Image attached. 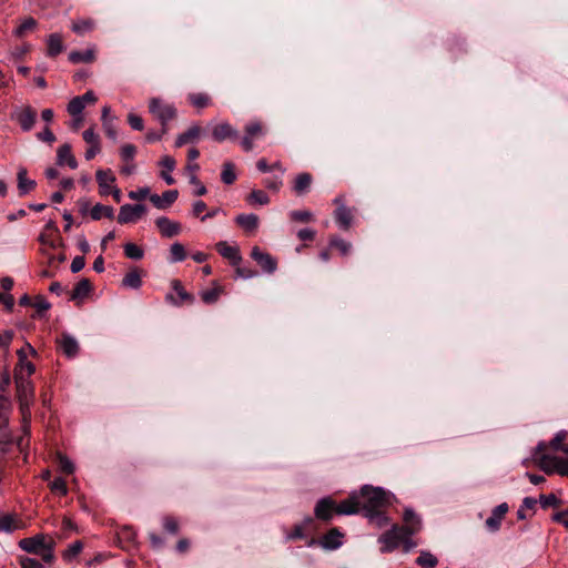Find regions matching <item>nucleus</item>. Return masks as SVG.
<instances>
[{"mask_svg": "<svg viewBox=\"0 0 568 568\" xmlns=\"http://www.w3.org/2000/svg\"><path fill=\"white\" fill-rule=\"evenodd\" d=\"M54 540L44 535L37 534L33 537L23 538L19 541V547L29 554L41 556L42 560L51 564L54 560Z\"/></svg>", "mask_w": 568, "mask_h": 568, "instance_id": "obj_1", "label": "nucleus"}, {"mask_svg": "<svg viewBox=\"0 0 568 568\" xmlns=\"http://www.w3.org/2000/svg\"><path fill=\"white\" fill-rule=\"evenodd\" d=\"M357 495L365 516L386 507L390 503V495L381 487L364 485Z\"/></svg>", "mask_w": 568, "mask_h": 568, "instance_id": "obj_2", "label": "nucleus"}, {"mask_svg": "<svg viewBox=\"0 0 568 568\" xmlns=\"http://www.w3.org/2000/svg\"><path fill=\"white\" fill-rule=\"evenodd\" d=\"M378 541L383 544L382 552H390L399 545H403L405 552L416 547V542L404 534L398 525H393L390 529L381 535Z\"/></svg>", "mask_w": 568, "mask_h": 568, "instance_id": "obj_3", "label": "nucleus"}, {"mask_svg": "<svg viewBox=\"0 0 568 568\" xmlns=\"http://www.w3.org/2000/svg\"><path fill=\"white\" fill-rule=\"evenodd\" d=\"M17 399L19 402V408L21 415L28 417L30 407L34 400V387L32 382L24 377L21 372L14 373Z\"/></svg>", "mask_w": 568, "mask_h": 568, "instance_id": "obj_4", "label": "nucleus"}, {"mask_svg": "<svg viewBox=\"0 0 568 568\" xmlns=\"http://www.w3.org/2000/svg\"><path fill=\"white\" fill-rule=\"evenodd\" d=\"M149 112L161 123L162 133L168 132V123L173 120L178 111L171 103H166L160 98H152L149 102Z\"/></svg>", "mask_w": 568, "mask_h": 568, "instance_id": "obj_5", "label": "nucleus"}, {"mask_svg": "<svg viewBox=\"0 0 568 568\" xmlns=\"http://www.w3.org/2000/svg\"><path fill=\"white\" fill-rule=\"evenodd\" d=\"M266 133V129L260 121H251L244 126V135L240 140V144L245 152H250L254 148V141L261 139Z\"/></svg>", "mask_w": 568, "mask_h": 568, "instance_id": "obj_6", "label": "nucleus"}, {"mask_svg": "<svg viewBox=\"0 0 568 568\" xmlns=\"http://www.w3.org/2000/svg\"><path fill=\"white\" fill-rule=\"evenodd\" d=\"M11 120L17 122L23 132H29L37 121V111L31 105L16 106Z\"/></svg>", "mask_w": 568, "mask_h": 568, "instance_id": "obj_7", "label": "nucleus"}, {"mask_svg": "<svg viewBox=\"0 0 568 568\" xmlns=\"http://www.w3.org/2000/svg\"><path fill=\"white\" fill-rule=\"evenodd\" d=\"M211 135L212 139L217 143H222L226 140L237 141L240 139L239 131L229 122H221L215 124L212 128Z\"/></svg>", "mask_w": 568, "mask_h": 568, "instance_id": "obj_8", "label": "nucleus"}, {"mask_svg": "<svg viewBox=\"0 0 568 568\" xmlns=\"http://www.w3.org/2000/svg\"><path fill=\"white\" fill-rule=\"evenodd\" d=\"M55 343L58 349L68 358H74L79 354L80 345L78 341L67 332L61 333Z\"/></svg>", "mask_w": 568, "mask_h": 568, "instance_id": "obj_9", "label": "nucleus"}, {"mask_svg": "<svg viewBox=\"0 0 568 568\" xmlns=\"http://www.w3.org/2000/svg\"><path fill=\"white\" fill-rule=\"evenodd\" d=\"M146 212L144 204H124L120 207L118 214V222L120 224H128L138 221Z\"/></svg>", "mask_w": 568, "mask_h": 568, "instance_id": "obj_10", "label": "nucleus"}, {"mask_svg": "<svg viewBox=\"0 0 568 568\" xmlns=\"http://www.w3.org/2000/svg\"><path fill=\"white\" fill-rule=\"evenodd\" d=\"M403 520L404 525L399 527L409 538L422 530V519L412 508L405 509Z\"/></svg>", "mask_w": 568, "mask_h": 568, "instance_id": "obj_11", "label": "nucleus"}, {"mask_svg": "<svg viewBox=\"0 0 568 568\" xmlns=\"http://www.w3.org/2000/svg\"><path fill=\"white\" fill-rule=\"evenodd\" d=\"M251 257L267 274H273L277 268L276 260L271 254L261 251V248L258 246H254L252 248Z\"/></svg>", "mask_w": 568, "mask_h": 568, "instance_id": "obj_12", "label": "nucleus"}, {"mask_svg": "<svg viewBox=\"0 0 568 568\" xmlns=\"http://www.w3.org/2000/svg\"><path fill=\"white\" fill-rule=\"evenodd\" d=\"M342 539L343 534L337 528H332L321 540L311 539L308 546L320 544L326 550H335L342 546Z\"/></svg>", "mask_w": 568, "mask_h": 568, "instance_id": "obj_13", "label": "nucleus"}, {"mask_svg": "<svg viewBox=\"0 0 568 568\" xmlns=\"http://www.w3.org/2000/svg\"><path fill=\"white\" fill-rule=\"evenodd\" d=\"M336 514V503L331 497L322 498L317 501L314 514L317 519L328 521Z\"/></svg>", "mask_w": 568, "mask_h": 568, "instance_id": "obj_14", "label": "nucleus"}, {"mask_svg": "<svg viewBox=\"0 0 568 568\" xmlns=\"http://www.w3.org/2000/svg\"><path fill=\"white\" fill-rule=\"evenodd\" d=\"M173 291L176 293L179 300H176L173 294H168L165 296V301L175 305L181 306L183 303H193L194 296L190 293H187L184 287L182 286V283L179 280H173L171 282Z\"/></svg>", "mask_w": 568, "mask_h": 568, "instance_id": "obj_15", "label": "nucleus"}, {"mask_svg": "<svg viewBox=\"0 0 568 568\" xmlns=\"http://www.w3.org/2000/svg\"><path fill=\"white\" fill-rule=\"evenodd\" d=\"M362 510L357 491L352 493L348 498L336 504L337 515H354Z\"/></svg>", "mask_w": 568, "mask_h": 568, "instance_id": "obj_16", "label": "nucleus"}, {"mask_svg": "<svg viewBox=\"0 0 568 568\" xmlns=\"http://www.w3.org/2000/svg\"><path fill=\"white\" fill-rule=\"evenodd\" d=\"M507 511L508 505L506 503L496 506L491 511V516L485 521L486 528L491 532L498 531L500 529L501 520Z\"/></svg>", "mask_w": 568, "mask_h": 568, "instance_id": "obj_17", "label": "nucleus"}, {"mask_svg": "<svg viewBox=\"0 0 568 568\" xmlns=\"http://www.w3.org/2000/svg\"><path fill=\"white\" fill-rule=\"evenodd\" d=\"M95 179L99 184L100 194L103 196L109 195L113 189L111 185L115 182V176L112 171L110 169H100L95 173Z\"/></svg>", "mask_w": 568, "mask_h": 568, "instance_id": "obj_18", "label": "nucleus"}, {"mask_svg": "<svg viewBox=\"0 0 568 568\" xmlns=\"http://www.w3.org/2000/svg\"><path fill=\"white\" fill-rule=\"evenodd\" d=\"M216 251L233 266L239 265L242 262V256L237 246H231L225 241H221L215 245Z\"/></svg>", "mask_w": 568, "mask_h": 568, "instance_id": "obj_19", "label": "nucleus"}, {"mask_svg": "<svg viewBox=\"0 0 568 568\" xmlns=\"http://www.w3.org/2000/svg\"><path fill=\"white\" fill-rule=\"evenodd\" d=\"M335 203L338 204L334 212L335 221L343 230H348L352 224L353 213L351 209L341 203V199H335Z\"/></svg>", "mask_w": 568, "mask_h": 568, "instance_id": "obj_20", "label": "nucleus"}, {"mask_svg": "<svg viewBox=\"0 0 568 568\" xmlns=\"http://www.w3.org/2000/svg\"><path fill=\"white\" fill-rule=\"evenodd\" d=\"M179 192L176 190L165 191L162 195L151 194L150 201L159 210L170 207L178 199Z\"/></svg>", "mask_w": 568, "mask_h": 568, "instance_id": "obj_21", "label": "nucleus"}, {"mask_svg": "<svg viewBox=\"0 0 568 568\" xmlns=\"http://www.w3.org/2000/svg\"><path fill=\"white\" fill-rule=\"evenodd\" d=\"M155 225L164 237H173L181 231L180 223L173 222L165 216L158 217Z\"/></svg>", "mask_w": 568, "mask_h": 568, "instance_id": "obj_22", "label": "nucleus"}, {"mask_svg": "<svg viewBox=\"0 0 568 568\" xmlns=\"http://www.w3.org/2000/svg\"><path fill=\"white\" fill-rule=\"evenodd\" d=\"M27 169L21 166L17 173L18 191L20 196H24L36 189L37 183L34 180L28 179Z\"/></svg>", "mask_w": 568, "mask_h": 568, "instance_id": "obj_23", "label": "nucleus"}, {"mask_svg": "<svg viewBox=\"0 0 568 568\" xmlns=\"http://www.w3.org/2000/svg\"><path fill=\"white\" fill-rule=\"evenodd\" d=\"M92 284L88 278H81L71 292L70 300L78 305L91 293Z\"/></svg>", "mask_w": 568, "mask_h": 568, "instance_id": "obj_24", "label": "nucleus"}, {"mask_svg": "<svg viewBox=\"0 0 568 568\" xmlns=\"http://www.w3.org/2000/svg\"><path fill=\"white\" fill-rule=\"evenodd\" d=\"M235 223L243 229L246 233L252 234L254 233L260 223V219L256 214L250 213V214H239L235 217Z\"/></svg>", "mask_w": 568, "mask_h": 568, "instance_id": "obj_25", "label": "nucleus"}, {"mask_svg": "<svg viewBox=\"0 0 568 568\" xmlns=\"http://www.w3.org/2000/svg\"><path fill=\"white\" fill-rule=\"evenodd\" d=\"M535 462L546 474L558 473V468H560L559 457L548 454L540 455L539 458Z\"/></svg>", "mask_w": 568, "mask_h": 568, "instance_id": "obj_26", "label": "nucleus"}, {"mask_svg": "<svg viewBox=\"0 0 568 568\" xmlns=\"http://www.w3.org/2000/svg\"><path fill=\"white\" fill-rule=\"evenodd\" d=\"M202 133V128L199 125H192L190 126L185 132L178 135L175 140V146L181 148L182 145L194 142L196 139L200 138Z\"/></svg>", "mask_w": 568, "mask_h": 568, "instance_id": "obj_27", "label": "nucleus"}, {"mask_svg": "<svg viewBox=\"0 0 568 568\" xmlns=\"http://www.w3.org/2000/svg\"><path fill=\"white\" fill-rule=\"evenodd\" d=\"M312 181H313V178L310 173H307V172L300 173L296 176L295 182H294V186H293L294 192L297 195H302V194L306 193L311 187Z\"/></svg>", "mask_w": 568, "mask_h": 568, "instance_id": "obj_28", "label": "nucleus"}, {"mask_svg": "<svg viewBox=\"0 0 568 568\" xmlns=\"http://www.w3.org/2000/svg\"><path fill=\"white\" fill-rule=\"evenodd\" d=\"M48 45V55L57 57L64 50V45L62 43V37L59 33H51L47 40Z\"/></svg>", "mask_w": 568, "mask_h": 568, "instance_id": "obj_29", "label": "nucleus"}, {"mask_svg": "<svg viewBox=\"0 0 568 568\" xmlns=\"http://www.w3.org/2000/svg\"><path fill=\"white\" fill-rule=\"evenodd\" d=\"M90 215H91L92 220H94V221H99L103 216L106 219H113L114 210L112 206H108V205L98 203L91 209Z\"/></svg>", "mask_w": 568, "mask_h": 568, "instance_id": "obj_30", "label": "nucleus"}, {"mask_svg": "<svg viewBox=\"0 0 568 568\" xmlns=\"http://www.w3.org/2000/svg\"><path fill=\"white\" fill-rule=\"evenodd\" d=\"M94 51L92 49H88L85 51H71L69 53V61L77 63H89L94 60Z\"/></svg>", "mask_w": 568, "mask_h": 568, "instance_id": "obj_31", "label": "nucleus"}, {"mask_svg": "<svg viewBox=\"0 0 568 568\" xmlns=\"http://www.w3.org/2000/svg\"><path fill=\"white\" fill-rule=\"evenodd\" d=\"M190 103L199 109H204L211 104V98L206 93H190L187 95Z\"/></svg>", "mask_w": 568, "mask_h": 568, "instance_id": "obj_32", "label": "nucleus"}, {"mask_svg": "<svg viewBox=\"0 0 568 568\" xmlns=\"http://www.w3.org/2000/svg\"><path fill=\"white\" fill-rule=\"evenodd\" d=\"M537 505V500L532 497H525L520 507L517 510V518L519 520H524L528 517L527 511L531 510L535 511Z\"/></svg>", "mask_w": 568, "mask_h": 568, "instance_id": "obj_33", "label": "nucleus"}, {"mask_svg": "<svg viewBox=\"0 0 568 568\" xmlns=\"http://www.w3.org/2000/svg\"><path fill=\"white\" fill-rule=\"evenodd\" d=\"M122 284L125 287L139 288L142 285L141 275L136 268L129 272L122 280Z\"/></svg>", "mask_w": 568, "mask_h": 568, "instance_id": "obj_34", "label": "nucleus"}, {"mask_svg": "<svg viewBox=\"0 0 568 568\" xmlns=\"http://www.w3.org/2000/svg\"><path fill=\"white\" fill-rule=\"evenodd\" d=\"M94 28V21L91 19H83L72 23V31L79 36H83L84 33L91 31Z\"/></svg>", "mask_w": 568, "mask_h": 568, "instance_id": "obj_35", "label": "nucleus"}, {"mask_svg": "<svg viewBox=\"0 0 568 568\" xmlns=\"http://www.w3.org/2000/svg\"><path fill=\"white\" fill-rule=\"evenodd\" d=\"M221 180L223 183L230 185L233 184L236 180V174L234 171V165L231 162H226L223 164V170L221 173Z\"/></svg>", "mask_w": 568, "mask_h": 568, "instance_id": "obj_36", "label": "nucleus"}, {"mask_svg": "<svg viewBox=\"0 0 568 568\" xmlns=\"http://www.w3.org/2000/svg\"><path fill=\"white\" fill-rule=\"evenodd\" d=\"M37 27V21L28 17L26 18L14 30V34L17 37H23L27 32L34 30Z\"/></svg>", "mask_w": 568, "mask_h": 568, "instance_id": "obj_37", "label": "nucleus"}, {"mask_svg": "<svg viewBox=\"0 0 568 568\" xmlns=\"http://www.w3.org/2000/svg\"><path fill=\"white\" fill-rule=\"evenodd\" d=\"M171 262H182L186 257L185 248L181 243H173L170 248Z\"/></svg>", "mask_w": 568, "mask_h": 568, "instance_id": "obj_38", "label": "nucleus"}, {"mask_svg": "<svg viewBox=\"0 0 568 568\" xmlns=\"http://www.w3.org/2000/svg\"><path fill=\"white\" fill-rule=\"evenodd\" d=\"M416 562L422 568H435V566L437 565V558L430 552L422 551Z\"/></svg>", "mask_w": 568, "mask_h": 568, "instance_id": "obj_39", "label": "nucleus"}, {"mask_svg": "<svg viewBox=\"0 0 568 568\" xmlns=\"http://www.w3.org/2000/svg\"><path fill=\"white\" fill-rule=\"evenodd\" d=\"M124 254L131 260H141L144 256L143 250L134 243H126L124 245Z\"/></svg>", "mask_w": 568, "mask_h": 568, "instance_id": "obj_40", "label": "nucleus"}, {"mask_svg": "<svg viewBox=\"0 0 568 568\" xmlns=\"http://www.w3.org/2000/svg\"><path fill=\"white\" fill-rule=\"evenodd\" d=\"M222 293V288L220 286H215L211 290L204 291L201 293V298L205 304L215 303Z\"/></svg>", "mask_w": 568, "mask_h": 568, "instance_id": "obj_41", "label": "nucleus"}, {"mask_svg": "<svg viewBox=\"0 0 568 568\" xmlns=\"http://www.w3.org/2000/svg\"><path fill=\"white\" fill-rule=\"evenodd\" d=\"M290 217H291V220L296 221V222H301V223H308V222H312L314 220V216H313L312 212H310L307 210L292 211L290 213Z\"/></svg>", "mask_w": 568, "mask_h": 568, "instance_id": "obj_42", "label": "nucleus"}, {"mask_svg": "<svg viewBox=\"0 0 568 568\" xmlns=\"http://www.w3.org/2000/svg\"><path fill=\"white\" fill-rule=\"evenodd\" d=\"M84 108L83 101L79 97H75L69 102L67 110L70 115L78 116L81 115Z\"/></svg>", "mask_w": 568, "mask_h": 568, "instance_id": "obj_43", "label": "nucleus"}, {"mask_svg": "<svg viewBox=\"0 0 568 568\" xmlns=\"http://www.w3.org/2000/svg\"><path fill=\"white\" fill-rule=\"evenodd\" d=\"M251 203L265 205L270 202L268 195L262 190H253L247 199Z\"/></svg>", "mask_w": 568, "mask_h": 568, "instance_id": "obj_44", "label": "nucleus"}, {"mask_svg": "<svg viewBox=\"0 0 568 568\" xmlns=\"http://www.w3.org/2000/svg\"><path fill=\"white\" fill-rule=\"evenodd\" d=\"M365 517L369 518V520L374 521L377 527L382 528L386 526L389 521V518L382 511V509H378L374 513H371L366 515Z\"/></svg>", "mask_w": 568, "mask_h": 568, "instance_id": "obj_45", "label": "nucleus"}, {"mask_svg": "<svg viewBox=\"0 0 568 568\" xmlns=\"http://www.w3.org/2000/svg\"><path fill=\"white\" fill-rule=\"evenodd\" d=\"M71 145L65 143L62 144L57 151V164L64 165L65 161L71 156Z\"/></svg>", "mask_w": 568, "mask_h": 568, "instance_id": "obj_46", "label": "nucleus"}, {"mask_svg": "<svg viewBox=\"0 0 568 568\" xmlns=\"http://www.w3.org/2000/svg\"><path fill=\"white\" fill-rule=\"evenodd\" d=\"M83 548V544L80 540L74 541L69 546V548L63 552V558L65 560H71L77 557Z\"/></svg>", "mask_w": 568, "mask_h": 568, "instance_id": "obj_47", "label": "nucleus"}, {"mask_svg": "<svg viewBox=\"0 0 568 568\" xmlns=\"http://www.w3.org/2000/svg\"><path fill=\"white\" fill-rule=\"evenodd\" d=\"M329 246L341 251L342 254L346 255L351 248V244L339 237H332L329 240Z\"/></svg>", "mask_w": 568, "mask_h": 568, "instance_id": "obj_48", "label": "nucleus"}, {"mask_svg": "<svg viewBox=\"0 0 568 568\" xmlns=\"http://www.w3.org/2000/svg\"><path fill=\"white\" fill-rule=\"evenodd\" d=\"M539 501L542 508L557 507L560 504V499L555 494L540 495Z\"/></svg>", "mask_w": 568, "mask_h": 568, "instance_id": "obj_49", "label": "nucleus"}, {"mask_svg": "<svg viewBox=\"0 0 568 568\" xmlns=\"http://www.w3.org/2000/svg\"><path fill=\"white\" fill-rule=\"evenodd\" d=\"M58 459H59L60 469L63 473L72 474L74 471V465L67 456L59 454Z\"/></svg>", "mask_w": 568, "mask_h": 568, "instance_id": "obj_50", "label": "nucleus"}, {"mask_svg": "<svg viewBox=\"0 0 568 568\" xmlns=\"http://www.w3.org/2000/svg\"><path fill=\"white\" fill-rule=\"evenodd\" d=\"M136 153V148L133 144H125L121 148L120 155L123 161H132Z\"/></svg>", "mask_w": 568, "mask_h": 568, "instance_id": "obj_51", "label": "nucleus"}, {"mask_svg": "<svg viewBox=\"0 0 568 568\" xmlns=\"http://www.w3.org/2000/svg\"><path fill=\"white\" fill-rule=\"evenodd\" d=\"M567 437V432L566 430H560L558 432L555 437L550 440L549 443V446L554 449V450H559L561 445H564V440L565 438Z\"/></svg>", "mask_w": 568, "mask_h": 568, "instance_id": "obj_52", "label": "nucleus"}, {"mask_svg": "<svg viewBox=\"0 0 568 568\" xmlns=\"http://www.w3.org/2000/svg\"><path fill=\"white\" fill-rule=\"evenodd\" d=\"M190 183L195 185V187H196L194 190V195L202 196V195L206 194L207 190H206L205 185L200 182V180L197 179V176L195 174L190 175Z\"/></svg>", "mask_w": 568, "mask_h": 568, "instance_id": "obj_53", "label": "nucleus"}, {"mask_svg": "<svg viewBox=\"0 0 568 568\" xmlns=\"http://www.w3.org/2000/svg\"><path fill=\"white\" fill-rule=\"evenodd\" d=\"M163 527L168 532L172 535H175L179 531V524L173 517H164Z\"/></svg>", "mask_w": 568, "mask_h": 568, "instance_id": "obj_54", "label": "nucleus"}, {"mask_svg": "<svg viewBox=\"0 0 568 568\" xmlns=\"http://www.w3.org/2000/svg\"><path fill=\"white\" fill-rule=\"evenodd\" d=\"M14 530L13 517L10 515L0 518V531L11 532Z\"/></svg>", "mask_w": 568, "mask_h": 568, "instance_id": "obj_55", "label": "nucleus"}, {"mask_svg": "<svg viewBox=\"0 0 568 568\" xmlns=\"http://www.w3.org/2000/svg\"><path fill=\"white\" fill-rule=\"evenodd\" d=\"M235 273H236L237 277H241L244 280L253 278L257 275L256 271L248 268V267H242V266H240V264L236 265Z\"/></svg>", "mask_w": 568, "mask_h": 568, "instance_id": "obj_56", "label": "nucleus"}, {"mask_svg": "<svg viewBox=\"0 0 568 568\" xmlns=\"http://www.w3.org/2000/svg\"><path fill=\"white\" fill-rule=\"evenodd\" d=\"M128 122L133 130L142 131L144 128L142 118L134 113L128 115Z\"/></svg>", "mask_w": 568, "mask_h": 568, "instance_id": "obj_57", "label": "nucleus"}, {"mask_svg": "<svg viewBox=\"0 0 568 568\" xmlns=\"http://www.w3.org/2000/svg\"><path fill=\"white\" fill-rule=\"evenodd\" d=\"M50 487H51V490L60 493L61 495H67V493H68L67 484H65L64 479H62L61 477L55 478L51 483Z\"/></svg>", "mask_w": 568, "mask_h": 568, "instance_id": "obj_58", "label": "nucleus"}, {"mask_svg": "<svg viewBox=\"0 0 568 568\" xmlns=\"http://www.w3.org/2000/svg\"><path fill=\"white\" fill-rule=\"evenodd\" d=\"M150 194V189L149 187H140L136 191H130L129 192V197L131 200H134V201H142L144 200L148 195Z\"/></svg>", "mask_w": 568, "mask_h": 568, "instance_id": "obj_59", "label": "nucleus"}, {"mask_svg": "<svg viewBox=\"0 0 568 568\" xmlns=\"http://www.w3.org/2000/svg\"><path fill=\"white\" fill-rule=\"evenodd\" d=\"M83 140L90 144V145H100L99 144V136L95 134L94 130L92 128L87 129L83 132Z\"/></svg>", "mask_w": 568, "mask_h": 568, "instance_id": "obj_60", "label": "nucleus"}, {"mask_svg": "<svg viewBox=\"0 0 568 568\" xmlns=\"http://www.w3.org/2000/svg\"><path fill=\"white\" fill-rule=\"evenodd\" d=\"M13 443L12 435L9 430L4 429L0 434V445L2 452H7L8 447Z\"/></svg>", "mask_w": 568, "mask_h": 568, "instance_id": "obj_61", "label": "nucleus"}, {"mask_svg": "<svg viewBox=\"0 0 568 568\" xmlns=\"http://www.w3.org/2000/svg\"><path fill=\"white\" fill-rule=\"evenodd\" d=\"M20 566L22 568H42V564L39 560L30 557H21Z\"/></svg>", "mask_w": 568, "mask_h": 568, "instance_id": "obj_62", "label": "nucleus"}, {"mask_svg": "<svg viewBox=\"0 0 568 568\" xmlns=\"http://www.w3.org/2000/svg\"><path fill=\"white\" fill-rule=\"evenodd\" d=\"M37 138L40 141H43V142L50 143V144L55 141V135L48 126H45L43 131L39 132L37 134Z\"/></svg>", "mask_w": 568, "mask_h": 568, "instance_id": "obj_63", "label": "nucleus"}, {"mask_svg": "<svg viewBox=\"0 0 568 568\" xmlns=\"http://www.w3.org/2000/svg\"><path fill=\"white\" fill-rule=\"evenodd\" d=\"M551 519L556 523L561 524L568 529V510L558 511L552 515Z\"/></svg>", "mask_w": 568, "mask_h": 568, "instance_id": "obj_64", "label": "nucleus"}]
</instances>
